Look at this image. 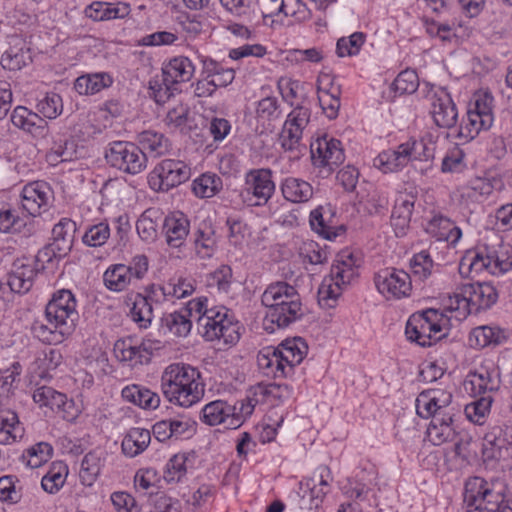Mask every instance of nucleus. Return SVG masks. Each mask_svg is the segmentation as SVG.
Instances as JSON below:
<instances>
[{"instance_id":"obj_58","label":"nucleus","mask_w":512,"mask_h":512,"mask_svg":"<svg viewBox=\"0 0 512 512\" xmlns=\"http://www.w3.org/2000/svg\"><path fill=\"white\" fill-rule=\"evenodd\" d=\"M341 293V285L336 282L332 276L329 279H324L318 289L319 303H323L325 306L332 307L333 304L330 303V301L336 302Z\"/></svg>"},{"instance_id":"obj_14","label":"nucleus","mask_w":512,"mask_h":512,"mask_svg":"<svg viewBox=\"0 0 512 512\" xmlns=\"http://www.w3.org/2000/svg\"><path fill=\"white\" fill-rule=\"evenodd\" d=\"M275 191V183L272 180L270 169H252L245 175V189L247 195L256 199L252 205H265Z\"/></svg>"},{"instance_id":"obj_52","label":"nucleus","mask_w":512,"mask_h":512,"mask_svg":"<svg viewBox=\"0 0 512 512\" xmlns=\"http://www.w3.org/2000/svg\"><path fill=\"white\" fill-rule=\"evenodd\" d=\"M364 41L365 35L362 32H355L349 37H342L337 41L336 53L339 57L354 56L359 53Z\"/></svg>"},{"instance_id":"obj_57","label":"nucleus","mask_w":512,"mask_h":512,"mask_svg":"<svg viewBox=\"0 0 512 512\" xmlns=\"http://www.w3.org/2000/svg\"><path fill=\"white\" fill-rule=\"evenodd\" d=\"M418 76L414 70H404L393 81V88L400 95L414 93L418 88Z\"/></svg>"},{"instance_id":"obj_37","label":"nucleus","mask_w":512,"mask_h":512,"mask_svg":"<svg viewBox=\"0 0 512 512\" xmlns=\"http://www.w3.org/2000/svg\"><path fill=\"white\" fill-rule=\"evenodd\" d=\"M504 340V331L499 327L479 326L474 328L469 335L470 345L476 348H484L489 345H499Z\"/></svg>"},{"instance_id":"obj_34","label":"nucleus","mask_w":512,"mask_h":512,"mask_svg":"<svg viewBox=\"0 0 512 512\" xmlns=\"http://www.w3.org/2000/svg\"><path fill=\"white\" fill-rule=\"evenodd\" d=\"M151 440L150 431L144 428H131L122 441V452L128 457L142 453Z\"/></svg>"},{"instance_id":"obj_20","label":"nucleus","mask_w":512,"mask_h":512,"mask_svg":"<svg viewBox=\"0 0 512 512\" xmlns=\"http://www.w3.org/2000/svg\"><path fill=\"white\" fill-rule=\"evenodd\" d=\"M190 231L189 219L180 212L167 215L162 222V233L171 248H181Z\"/></svg>"},{"instance_id":"obj_2","label":"nucleus","mask_w":512,"mask_h":512,"mask_svg":"<svg viewBox=\"0 0 512 512\" xmlns=\"http://www.w3.org/2000/svg\"><path fill=\"white\" fill-rule=\"evenodd\" d=\"M262 304L268 308L265 316V329L273 332V325L286 328L304 316L303 305L297 289L287 282L270 284L261 297Z\"/></svg>"},{"instance_id":"obj_3","label":"nucleus","mask_w":512,"mask_h":512,"mask_svg":"<svg viewBox=\"0 0 512 512\" xmlns=\"http://www.w3.org/2000/svg\"><path fill=\"white\" fill-rule=\"evenodd\" d=\"M161 390L170 402L190 407L204 395V384L196 368L174 363L169 365L161 376Z\"/></svg>"},{"instance_id":"obj_15","label":"nucleus","mask_w":512,"mask_h":512,"mask_svg":"<svg viewBox=\"0 0 512 512\" xmlns=\"http://www.w3.org/2000/svg\"><path fill=\"white\" fill-rule=\"evenodd\" d=\"M53 191L44 181L27 184L22 191V206L30 215L35 216L49 207L53 200Z\"/></svg>"},{"instance_id":"obj_60","label":"nucleus","mask_w":512,"mask_h":512,"mask_svg":"<svg viewBox=\"0 0 512 512\" xmlns=\"http://www.w3.org/2000/svg\"><path fill=\"white\" fill-rule=\"evenodd\" d=\"M322 209V207H318L310 213V225L320 236L327 240H332L337 237V233L333 227L325 223Z\"/></svg>"},{"instance_id":"obj_13","label":"nucleus","mask_w":512,"mask_h":512,"mask_svg":"<svg viewBox=\"0 0 512 512\" xmlns=\"http://www.w3.org/2000/svg\"><path fill=\"white\" fill-rule=\"evenodd\" d=\"M160 341L143 339L140 345H134L131 339H119L114 344L116 358L123 362L144 364L150 361L155 350L160 349Z\"/></svg>"},{"instance_id":"obj_9","label":"nucleus","mask_w":512,"mask_h":512,"mask_svg":"<svg viewBox=\"0 0 512 512\" xmlns=\"http://www.w3.org/2000/svg\"><path fill=\"white\" fill-rule=\"evenodd\" d=\"M190 177V168L180 160L165 159L153 170L149 183L155 190L167 192Z\"/></svg>"},{"instance_id":"obj_29","label":"nucleus","mask_w":512,"mask_h":512,"mask_svg":"<svg viewBox=\"0 0 512 512\" xmlns=\"http://www.w3.org/2000/svg\"><path fill=\"white\" fill-rule=\"evenodd\" d=\"M11 122L14 126L33 135L41 134L47 124L44 118L23 106H17L13 110L11 114Z\"/></svg>"},{"instance_id":"obj_38","label":"nucleus","mask_w":512,"mask_h":512,"mask_svg":"<svg viewBox=\"0 0 512 512\" xmlns=\"http://www.w3.org/2000/svg\"><path fill=\"white\" fill-rule=\"evenodd\" d=\"M278 349L284 356V361L288 366V371H292L293 367L300 364L307 354L308 346L306 342L296 337L283 341Z\"/></svg>"},{"instance_id":"obj_7","label":"nucleus","mask_w":512,"mask_h":512,"mask_svg":"<svg viewBox=\"0 0 512 512\" xmlns=\"http://www.w3.org/2000/svg\"><path fill=\"white\" fill-rule=\"evenodd\" d=\"M430 154L427 153L423 141L410 140L400 144L395 150L381 152L374 159V166L384 173L395 172L405 167L413 160H427Z\"/></svg>"},{"instance_id":"obj_32","label":"nucleus","mask_w":512,"mask_h":512,"mask_svg":"<svg viewBox=\"0 0 512 512\" xmlns=\"http://www.w3.org/2000/svg\"><path fill=\"white\" fill-rule=\"evenodd\" d=\"M137 141L140 148L152 157H160L167 153L170 148L168 138L164 134L153 130H145L139 133Z\"/></svg>"},{"instance_id":"obj_28","label":"nucleus","mask_w":512,"mask_h":512,"mask_svg":"<svg viewBox=\"0 0 512 512\" xmlns=\"http://www.w3.org/2000/svg\"><path fill=\"white\" fill-rule=\"evenodd\" d=\"M194 74V65L187 57H176L163 69V81L169 84L189 81Z\"/></svg>"},{"instance_id":"obj_51","label":"nucleus","mask_w":512,"mask_h":512,"mask_svg":"<svg viewBox=\"0 0 512 512\" xmlns=\"http://www.w3.org/2000/svg\"><path fill=\"white\" fill-rule=\"evenodd\" d=\"M110 237V228L106 222L90 226L82 236V241L90 247H100L106 243Z\"/></svg>"},{"instance_id":"obj_18","label":"nucleus","mask_w":512,"mask_h":512,"mask_svg":"<svg viewBox=\"0 0 512 512\" xmlns=\"http://www.w3.org/2000/svg\"><path fill=\"white\" fill-rule=\"evenodd\" d=\"M235 410L236 408L226 401H212L203 407L201 419L210 426L225 424L226 428H237L242 420Z\"/></svg>"},{"instance_id":"obj_63","label":"nucleus","mask_w":512,"mask_h":512,"mask_svg":"<svg viewBox=\"0 0 512 512\" xmlns=\"http://www.w3.org/2000/svg\"><path fill=\"white\" fill-rule=\"evenodd\" d=\"M188 467H185V459L183 456L175 455L167 463L164 472V480L168 483L179 482L186 474Z\"/></svg>"},{"instance_id":"obj_47","label":"nucleus","mask_w":512,"mask_h":512,"mask_svg":"<svg viewBox=\"0 0 512 512\" xmlns=\"http://www.w3.org/2000/svg\"><path fill=\"white\" fill-rule=\"evenodd\" d=\"M493 398L491 395L479 396L478 399L469 403L465 407L467 418L479 425L484 423V418L490 412Z\"/></svg>"},{"instance_id":"obj_45","label":"nucleus","mask_w":512,"mask_h":512,"mask_svg":"<svg viewBox=\"0 0 512 512\" xmlns=\"http://www.w3.org/2000/svg\"><path fill=\"white\" fill-rule=\"evenodd\" d=\"M222 188V180L216 174L205 173L193 181L192 189L201 198L213 197Z\"/></svg>"},{"instance_id":"obj_21","label":"nucleus","mask_w":512,"mask_h":512,"mask_svg":"<svg viewBox=\"0 0 512 512\" xmlns=\"http://www.w3.org/2000/svg\"><path fill=\"white\" fill-rule=\"evenodd\" d=\"M431 114L435 124L441 128H451L457 121V110L450 94L443 88L432 98Z\"/></svg>"},{"instance_id":"obj_22","label":"nucleus","mask_w":512,"mask_h":512,"mask_svg":"<svg viewBox=\"0 0 512 512\" xmlns=\"http://www.w3.org/2000/svg\"><path fill=\"white\" fill-rule=\"evenodd\" d=\"M257 363L262 372L270 377H286L291 371H288V366L284 361L282 352L278 347H265L259 351L257 355Z\"/></svg>"},{"instance_id":"obj_55","label":"nucleus","mask_w":512,"mask_h":512,"mask_svg":"<svg viewBox=\"0 0 512 512\" xmlns=\"http://www.w3.org/2000/svg\"><path fill=\"white\" fill-rule=\"evenodd\" d=\"M53 448L47 442H40L27 450V465L31 468H38L46 463L52 456Z\"/></svg>"},{"instance_id":"obj_25","label":"nucleus","mask_w":512,"mask_h":512,"mask_svg":"<svg viewBox=\"0 0 512 512\" xmlns=\"http://www.w3.org/2000/svg\"><path fill=\"white\" fill-rule=\"evenodd\" d=\"M44 323L41 320H35L31 326L33 336L46 344L61 343L64 338L70 335L74 330L62 328V323L58 321L46 320Z\"/></svg>"},{"instance_id":"obj_54","label":"nucleus","mask_w":512,"mask_h":512,"mask_svg":"<svg viewBox=\"0 0 512 512\" xmlns=\"http://www.w3.org/2000/svg\"><path fill=\"white\" fill-rule=\"evenodd\" d=\"M301 138L302 134L297 133V129L293 131L283 127L281 145L285 151L292 153V158L297 159L306 151V146L300 143Z\"/></svg>"},{"instance_id":"obj_39","label":"nucleus","mask_w":512,"mask_h":512,"mask_svg":"<svg viewBox=\"0 0 512 512\" xmlns=\"http://www.w3.org/2000/svg\"><path fill=\"white\" fill-rule=\"evenodd\" d=\"M492 103L493 97L490 94L479 95L475 100L474 109L468 110L467 116L474 124L480 123V127L489 129L493 124Z\"/></svg>"},{"instance_id":"obj_46","label":"nucleus","mask_w":512,"mask_h":512,"mask_svg":"<svg viewBox=\"0 0 512 512\" xmlns=\"http://www.w3.org/2000/svg\"><path fill=\"white\" fill-rule=\"evenodd\" d=\"M130 316L140 328H147L153 319V306L146 298L142 297V294H137L130 309Z\"/></svg>"},{"instance_id":"obj_23","label":"nucleus","mask_w":512,"mask_h":512,"mask_svg":"<svg viewBox=\"0 0 512 512\" xmlns=\"http://www.w3.org/2000/svg\"><path fill=\"white\" fill-rule=\"evenodd\" d=\"M431 317L425 311L413 314L406 323L405 334L407 338L422 347L431 346Z\"/></svg>"},{"instance_id":"obj_8","label":"nucleus","mask_w":512,"mask_h":512,"mask_svg":"<svg viewBox=\"0 0 512 512\" xmlns=\"http://www.w3.org/2000/svg\"><path fill=\"white\" fill-rule=\"evenodd\" d=\"M148 271V259L145 255H136L128 265L115 264L109 267L103 281L107 289L114 292L124 291L133 280H140Z\"/></svg>"},{"instance_id":"obj_35","label":"nucleus","mask_w":512,"mask_h":512,"mask_svg":"<svg viewBox=\"0 0 512 512\" xmlns=\"http://www.w3.org/2000/svg\"><path fill=\"white\" fill-rule=\"evenodd\" d=\"M76 223L68 218L61 219L52 229L53 247L60 252H69L73 246Z\"/></svg>"},{"instance_id":"obj_56","label":"nucleus","mask_w":512,"mask_h":512,"mask_svg":"<svg viewBox=\"0 0 512 512\" xmlns=\"http://www.w3.org/2000/svg\"><path fill=\"white\" fill-rule=\"evenodd\" d=\"M311 112L310 109L302 106L297 105L289 114L287 117V120L285 121L284 128L291 130L297 129V133L302 134L304 128L308 125L310 121Z\"/></svg>"},{"instance_id":"obj_19","label":"nucleus","mask_w":512,"mask_h":512,"mask_svg":"<svg viewBox=\"0 0 512 512\" xmlns=\"http://www.w3.org/2000/svg\"><path fill=\"white\" fill-rule=\"evenodd\" d=\"M464 387L474 397L491 395V393L498 391L500 388L499 373L482 367L468 374Z\"/></svg>"},{"instance_id":"obj_33","label":"nucleus","mask_w":512,"mask_h":512,"mask_svg":"<svg viewBox=\"0 0 512 512\" xmlns=\"http://www.w3.org/2000/svg\"><path fill=\"white\" fill-rule=\"evenodd\" d=\"M121 394L126 401L144 409H156L160 404L158 394L140 385L126 386Z\"/></svg>"},{"instance_id":"obj_24","label":"nucleus","mask_w":512,"mask_h":512,"mask_svg":"<svg viewBox=\"0 0 512 512\" xmlns=\"http://www.w3.org/2000/svg\"><path fill=\"white\" fill-rule=\"evenodd\" d=\"M129 13L130 5L122 1L116 3L97 1L90 4L85 10L86 16L94 21L124 18Z\"/></svg>"},{"instance_id":"obj_17","label":"nucleus","mask_w":512,"mask_h":512,"mask_svg":"<svg viewBox=\"0 0 512 512\" xmlns=\"http://www.w3.org/2000/svg\"><path fill=\"white\" fill-rule=\"evenodd\" d=\"M33 400L40 406L50 407L51 410L60 413L62 418L67 421H73L77 416L73 401L68 400L65 394L51 387L37 388L33 393Z\"/></svg>"},{"instance_id":"obj_1","label":"nucleus","mask_w":512,"mask_h":512,"mask_svg":"<svg viewBox=\"0 0 512 512\" xmlns=\"http://www.w3.org/2000/svg\"><path fill=\"white\" fill-rule=\"evenodd\" d=\"M193 316H197L198 331L207 341L235 344L239 340L238 325L228 317V310L225 307L208 309L206 298L189 301L186 308L164 315L161 325L172 335L185 337L192 328L190 318Z\"/></svg>"},{"instance_id":"obj_30","label":"nucleus","mask_w":512,"mask_h":512,"mask_svg":"<svg viewBox=\"0 0 512 512\" xmlns=\"http://www.w3.org/2000/svg\"><path fill=\"white\" fill-rule=\"evenodd\" d=\"M283 197L293 203H304L313 196V187L303 179L287 177L281 184Z\"/></svg>"},{"instance_id":"obj_40","label":"nucleus","mask_w":512,"mask_h":512,"mask_svg":"<svg viewBox=\"0 0 512 512\" xmlns=\"http://www.w3.org/2000/svg\"><path fill=\"white\" fill-rule=\"evenodd\" d=\"M112 84L111 77L106 73L87 74L78 77L74 89L81 95L95 94Z\"/></svg>"},{"instance_id":"obj_10","label":"nucleus","mask_w":512,"mask_h":512,"mask_svg":"<svg viewBox=\"0 0 512 512\" xmlns=\"http://www.w3.org/2000/svg\"><path fill=\"white\" fill-rule=\"evenodd\" d=\"M374 283L378 292L387 299L408 297L412 290L411 276L396 268H385L377 272Z\"/></svg>"},{"instance_id":"obj_41","label":"nucleus","mask_w":512,"mask_h":512,"mask_svg":"<svg viewBox=\"0 0 512 512\" xmlns=\"http://www.w3.org/2000/svg\"><path fill=\"white\" fill-rule=\"evenodd\" d=\"M414 208V201L407 196H400L397 198L394 205L391 223L396 230V234H404L405 229L409 226L411 221L412 211Z\"/></svg>"},{"instance_id":"obj_50","label":"nucleus","mask_w":512,"mask_h":512,"mask_svg":"<svg viewBox=\"0 0 512 512\" xmlns=\"http://www.w3.org/2000/svg\"><path fill=\"white\" fill-rule=\"evenodd\" d=\"M412 275L424 281L432 274L434 262L427 251H421L413 256L410 261Z\"/></svg>"},{"instance_id":"obj_4","label":"nucleus","mask_w":512,"mask_h":512,"mask_svg":"<svg viewBox=\"0 0 512 512\" xmlns=\"http://www.w3.org/2000/svg\"><path fill=\"white\" fill-rule=\"evenodd\" d=\"M498 299L496 288L489 282L465 283L449 297V308L457 311L460 317L478 314L491 308Z\"/></svg>"},{"instance_id":"obj_36","label":"nucleus","mask_w":512,"mask_h":512,"mask_svg":"<svg viewBox=\"0 0 512 512\" xmlns=\"http://www.w3.org/2000/svg\"><path fill=\"white\" fill-rule=\"evenodd\" d=\"M162 214L158 209L145 210L136 222L139 237L146 243H153L158 238V221Z\"/></svg>"},{"instance_id":"obj_44","label":"nucleus","mask_w":512,"mask_h":512,"mask_svg":"<svg viewBox=\"0 0 512 512\" xmlns=\"http://www.w3.org/2000/svg\"><path fill=\"white\" fill-rule=\"evenodd\" d=\"M31 61L29 49L12 47L2 54L0 65L4 70L19 71Z\"/></svg>"},{"instance_id":"obj_6","label":"nucleus","mask_w":512,"mask_h":512,"mask_svg":"<svg viewBox=\"0 0 512 512\" xmlns=\"http://www.w3.org/2000/svg\"><path fill=\"white\" fill-rule=\"evenodd\" d=\"M104 156L111 167L130 175L143 172L148 162L146 152L137 144L128 141L109 143Z\"/></svg>"},{"instance_id":"obj_5","label":"nucleus","mask_w":512,"mask_h":512,"mask_svg":"<svg viewBox=\"0 0 512 512\" xmlns=\"http://www.w3.org/2000/svg\"><path fill=\"white\" fill-rule=\"evenodd\" d=\"M504 502V484L487 482L481 477L469 478L465 483L464 503L468 511L496 512Z\"/></svg>"},{"instance_id":"obj_62","label":"nucleus","mask_w":512,"mask_h":512,"mask_svg":"<svg viewBox=\"0 0 512 512\" xmlns=\"http://www.w3.org/2000/svg\"><path fill=\"white\" fill-rule=\"evenodd\" d=\"M322 209V207H318L310 213V225L320 236L327 240H332L337 237V233L333 227L325 223Z\"/></svg>"},{"instance_id":"obj_53","label":"nucleus","mask_w":512,"mask_h":512,"mask_svg":"<svg viewBox=\"0 0 512 512\" xmlns=\"http://www.w3.org/2000/svg\"><path fill=\"white\" fill-rule=\"evenodd\" d=\"M37 109L45 118L55 119L62 112V98L56 93H47L38 102Z\"/></svg>"},{"instance_id":"obj_61","label":"nucleus","mask_w":512,"mask_h":512,"mask_svg":"<svg viewBox=\"0 0 512 512\" xmlns=\"http://www.w3.org/2000/svg\"><path fill=\"white\" fill-rule=\"evenodd\" d=\"M322 209V207H318L310 213V225L320 236L327 240H332L337 237V233L333 227L325 223Z\"/></svg>"},{"instance_id":"obj_11","label":"nucleus","mask_w":512,"mask_h":512,"mask_svg":"<svg viewBox=\"0 0 512 512\" xmlns=\"http://www.w3.org/2000/svg\"><path fill=\"white\" fill-rule=\"evenodd\" d=\"M46 320L62 323V328L75 329L79 318L76 311V300L69 290H61L55 293L45 309Z\"/></svg>"},{"instance_id":"obj_59","label":"nucleus","mask_w":512,"mask_h":512,"mask_svg":"<svg viewBox=\"0 0 512 512\" xmlns=\"http://www.w3.org/2000/svg\"><path fill=\"white\" fill-rule=\"evenodd\" d=\"M318 101L328 118H336L340 107L339 92L330 93L318 86Z\"/></svg>"},{"instance_id":"obj_31","label":"nucleus","mask_w":512,"mask_h":512,"mask_svg":"<svg viewBox=\"0 0 512 512\" xmlns=\"http://www.w3.org/2000/svg\"><path fill=\"white\" fill-rule=\"evenodd\" d=\"M36 275L37 271L32 265L14 264V269L8 274L7 285L13 292L26 293L31 289Z\"/></svg>"},{"instance_id":"obj_64","label":"nucleus","mask_w":512,"mask_h":512,"mask_svg":"<svg viewBox=\"0 0 512 512\" xmlns=\"http://www.w3.org/2000/svg\"><path fill=\"white\" fill-rule=\"evenodd\" d=\"M492 266V273L496 270L499 272H507L512 268V254L509 253V249L501 247L500 250L488 253Z\"/></svg>"},{"instance_id":"obj_27","label":"nucleus","mask_w":512,"mask_h":512,"mask_svg":"<svg viewBox=\"0 0 512 512\" xmlns=\"http://www.w3.org/2000/svg\"><path fill=\"white\" fill-rule=\"evenodd\" d=\"M426 231L438 241H447L456 244L462 236L461 229L452 221L442 215L434 216L426 226Z\"/></svg>"},{"instance_id":"obj_43","label":"nucleus","mask_w":512,"mask_h":512,"mask_svg":"<svg viewBox=\"0 0 512 512\" xmlns=\"http://www.w3.org/2000/svg\"><path fill=\"white\" fill-rule=\"evenodd\" d=\"M257 5L263 17H273L280 13L294 15L295 6H300L301 3L299 0H257Z\"/></svg>"},{"instance_id":"obj_42","label":"nucleus","mask_w":512,"mask_h":512,"mask_svg":"<svg viewBox=\"0 0 512 512\" xmlns=\"http://www.w3.org/2000/svg\"><path fill=\"white\" fill-rule=\"evenodd\" d=\"M194 245L197 255L202 259L211 258L217 246L215 231L211 226L204 225L195 232Z\"/></svg>"},{"instance_id":"obj_12","label":"nucleus","mask_w":512,"mask_h":512,"mask_svg":"<svg viewBox=\"0 0 512 512\" xmlns=\"http://www.w3.org/2000/svg\"><path fill=\"white\" fill-rule=\"evenodd\" d=\"M310 151L313 165L316 167H327L329 171H333L335 167L342 164L345 160L341 142L327 136L312 142Z\"/></svg>"},{"instance_id":"obj_48","label":"nucleus","mask_w":512,"mask_h":512,"mask_svg":"<svg viewBox=\"0 0 512 512\" xmlns=\"http://www.w3.org/2000/svg\"><path fill=\"white\" fill-rule=\"evenodd\" d=\"M27 226V220L20 217L15 210L0 208V232L20 233Z\"/></svg>"},{"instance_id":"obj_16","label":"nucleus","mask_w":512,"mask_h":512,"mask_svg":"<svg viewBox=\"0 0 512 512\" xmlns=\"http://www.w3.org/2000/svg\"><path fill=\"white\" fill-rule=\"evenodd\" d=\"M452 402V394L444 390H427L421 392L416 399V411L421 418L433 415L451 414L447 411Z\"/></svg>"},{"instance_id":"obj_49","label":"nucleus","mask_w":512,"mask_h":512,"mask_svg":"<svg viewBox=\"0 0 512 512\" xmlns=\"http://www.w3.org/2000/svg\"><path fill=\"white\" fill-rule=\"evenodd\" d=\"M101 470L100 458L93 452L86 454L81 463L80 478L84 485L91 486Z\"/></svg>"},{"instance_id":"obj_26","label":"nucleus","mask_w":512,"mask_h":512,"mask_svg":"<svg viewBox=\"0 0 512 512\" xmlns=\"http://www.w3.org/2000/svg\"><path fill=\"white\" fill-rule=\"evenodd\" d=\"M431 418L427 428V435L434 445H441L444 442L455 439L456 432L452 427V414H435Z\"/></svg>"}]
</instances>
